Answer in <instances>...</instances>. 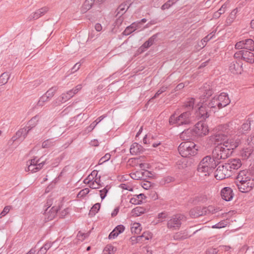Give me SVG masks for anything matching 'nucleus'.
<instances>
[{"label": "nucleus", "mask_w": 254, "mask_h": 254, "mask_svg": "<svg viewBox=\"0 0 254 254\" xmlns=\"http://www.w3.org/2000/svg\"><path fill=\"white\" fill-rule=\"evenodd\" d=\"M235 182L239 190L243 193L250 191L254 187V178L252 173L247 170L239 172Z\"/></svg>", "instance_id": "1"}, {"label": "nucleus", "mask_w": 254, "mask_h": 254, "mask_svg": "<svg viewBox=\"0 0 254 254\" xmlns=\"http://www.w3.org/2000/svg\"><path fill=\"white\" fill-rule=\"evenodd\" d=\"M217 164L214 158L210 156H206L200 162L197 167V171L201 176H209Z\"/></svg>", "instance_id": "2"}, {"label": "nucleus", "mask_w": 254, "mask_h": 254, "mask_svg": "<svg viewBox=\"0 0 254 254\" xmlns=\"http://www.w3.org/2000/svg\"><path fill=\"white\" fill-rule=\"evenodd\" d=\"M191 115V114L190 111L184 112L179 116L172 115L170 117L169 123L170 125H175L176 126L189 125L193 120V117Z\"/></svg>", "instance_id": "3"}, {"label": "nucleus", "mask_w": 254, "mask_h": 254, "mask_svg": "<svg viewBox=\"0 0 254 254\" xmlns=\"http://www.w3.org/2000/svg\"><path fill=\"white\" fill-rule=\"evenodd\" d=\"M203 92L201 95V100H202V105L198 107V111L197 114L203 119H205L208 117V110L206 109L205 106L206 104H204V102H206V99L211 96L212 94V90L210 86L208 84H205L202 89Z\"/></svg>", "instance_id": "4"}, {"label": "nucleus", "mask_w": 254, "mask_h": 254, "mask_svg": "<svg viewBox=\"0 0 254 254\" xmlns=\"http://www.w3.org/2000/svg\"><path fill=\"white\" fill-rule=\"evenodd\" d=\"M227 125H220L217 127L219 132L212 136L211 139L215 143L223 145L228 135H230V129Z\"/></svg>", "instance_id": "5"}, {"label": "nucleus", "mask_w": 254, "mask_h": 254, "mask_svg": "<svg viewBox=\"0 0 254 254\" xmlns=\"http://www.w3.org/2000/svg\"><path fill=\"white\" fill-rule=\"evenodd\" d=\"M180 154L183 157H190L197 154V148L194 142L186 141L182 142L178 147Z\"/></svg>", "instance_id": "6"}, {"label": "nucleus", "mask_w": 254, "mask_h": 254, "mask_svg": "<svg viewBox=\"0 0 254 254\" xmlns=\"http://www.w3.org/2000/svg\"><path fill=\"white\" fill-rule=\"evenodd\" d=\"M85 184H87L89 187L92 189H97L103 186V183L101 182L100 176H98V171L94 170L84 180Z\"/></svg>", "instance_id": "7"}, {"label": "nucleus", "mask_w": 254, "mask_h": 254, "mask_svg": "<svg viewBox=\"0 0 254 254\" xmlns=\"http://www.w3.org/2000/svg\"><path fill=\"white\" fill-rule=\"evenodd\" d=\"M232 153V151H229L225 146L217 145L212 152V157L218 163V160L228 158Z\"/></svg>", "instance_id": "8"}, {"label": "nucleus", "mask_w": 254, "mask_h": 254, "mask_svg": "<svg viewBox=\"0 0 254 254\" xmlns=\"http://www.w3.org/2000/svg\"><path fill=\"white\" fill-rule=\"evenodd\" d=\"M234 59L243 60L249 63L254 62V55L251 51L242 50L236 52L234 55Z\"/></svg>", "instance_id": "9"}, {"label": "nucleus", "mask_w": 254, "mask_h": 254, "mask_svg": "<svg viewBox=\"0 0 254 254\" xmlns=\"http://www.w3.org/2000/svg\"><path fill=\"white\" fill-rule=\"evenodd\" d=\"M232 175L231 170L225 163L224 165L219 166L215 173V177L217 180H221L229 178Z\"/></svg>", "instance_id": "10"}, {"label": "nucleus", "mask_w": 254, "mask_h": 254, "mask_svg": "<svg viewBox=\"0 0 254 254\" xmlns=\"http://www.w3.org/2000/svg\"><path fill=\"white\" fill-rule=\"evenodd\" d=\"M183 219V216L181 214L173 215L168 220L167 228L172 230L179 229L181 225V221Z\"/></svg>", "instance_id": "11"}, {"label": "nucleus", "mask_w": 254, "mask_h": 254, "mask_svg": "<svg viewBox=\"0 0 254 254\" xmlns=\"http://www.w3.org/2000/svg\"><path fill=\"white\" fill-rule=\"evenodd\" d=\"M235 48L240 50L254 51V41L251 39H247L237 42L235 45Z\"/></svg>", "instance_id": "12"}, {"label": "nucleus", "mask_w": 254, "mask_h": 254, "mask_svg": "<svg viewBox=\"0 0 254 254\" xmlns=\"http://www.w3.org/2000/svg\"><path fill=\"white\" fill-rule=\"evenodd\" d=\"M81 88L82 85L81 84H79L74 88L67 91L66 93L62 94L57 99L58 103L66 102L76 94L80 90H81Z\"/></svg>", "instance_id": "13"}, {"label": "nucleus", "mask_w": 254, "mask_h": 254, "mask_svg": "<svg viewBox=\"0 0 254 254\" xmlns=\"http://www.w3.org/2000/svg\"><path fill=\"white\" fill-rule=\"evenodd\" d=\"M193 129L196 136L205 135L209 131L208 126L203 122H198L195 124Z\"/></svg>", "instance_id": "14"}, {"label": "nucleus", "mask_w": 254, "mask_h": 254, "mask_svg": "<svg viewBox=\"0 0 254 254\" xmlns=\"http://www.w3.org/2000/svg\"><path fill=\"white\" fill-rule=\"evenodd\" d=\"M243 63L239 59L232 61L229 65V69L233 74H241L243 71Z\"/></svg>", "instance_id": "15"}, {"label": "nucleus", "mask_w": 254, "mask_h": 254, "mask_svg": "<svg viewBox=\"0 0 254 254\" xmlns=\"http://www.w3.org/2000/svg\"><path fill=\"white\" fill-rule=\"evenodd\" d=\"M240 143V139L238 136H235L232 138L231 136H228L226 141L224 144V146L226 147L229 151H232L236 148Z\"/></svg>", "instance_id": "16"}, {"label": "nucleus", "mask_w": 254, "mask_h": 254, "mask_svg": "<svg viewBox=\"0 0 254 254\" xmlns=\"http://www.w3.org/2000/svg\"><path fill=\"white\" fill-rule=\"evenodd\" d=\"M49 206L45 210L43 215L45 221H49L53 220L56 216L58 211L60 210V206H54L49 209Z\"/></svg>", "instance_id": "17"}, {"label": "nucleus", "mask_w": 254, "mask_h": 254, "mask_svg": "<svg viewBox=\"0 0 254 254\" xmlns=\"http://www.w3.org/2000/svg\"><path fill=\"white\" fill-rule=\"evenodd\" d=\"M49 10V8L47 6L43 7L35 12L31 13L28 17L29 20H33L37 19L40 17L45 14Z\"/></svg>", "instance_id": "18"}, {"label": "nucleus", "mask_w": 254, "mask_h": 254, "mask_svg": "<svg viewBox=\"0 0 254 254\" xmlns=\"http://www.w3.org/2000/svg\"><path fill=\"white\" fill-rule=\"evenodd\" d=\"M215 97L219 104V108H222L226 106L230 102L228 95L226 93H221L218 96Z\"/></svg>", "instance_id": "19"}, {"label": "nucleus", "mask_w": 254, "mask_h": 254, "mask_svg": "<svg viewBox=\"0 0 254 254\" xmlns=\"http://www.w3.org/2000/svg\"><path fill=\"white\" fill-rule=\"evenodd\" d=\"M221 195L224 200L228 201L232 200L234 196V193L231 188L225 187L221 190Z\"/></svg>", "instance_id": "20"}, {"label": "nucleus", "mask_w": 254, "mask_h": 254, "mask_svg": "<svg viewBox=\"0 0 254 254\" xmlns=\"http://www.w3.org/2000/svg\"><path fill=\"white\" fill-rule=\"evenodd\" d=\"M226 164L231 172L232 170L238 169L242 166L241 161L238 158L230 159Z\"/></svg>", "instance_id": "21"}, {"label": "nucleus", "mask_w": 254, "mask_h": 254, "mask_svg": "<svg viewBox=\"0 0 254 254\" xmlns=\"http://www.w3.org/2000/svg\"><path fill=\"white\" fill-rule=\"evenodd\" d=\"M133 2V0H127L125 2L121 4L117 9V14H121L122 15L129 8Z\"/></svg>", "instance_id": "22"}, {"label": "nucleus", "mask_w": 254, "mask_h": 254, "mask_svg": "<svg viewBox=\"0 0 254 254\" xmlns=\"http://www.w3.org/2000/svg\"><path fill=\"white\" fill-rule=\"evenodd\" d=\"M204 207H196L190 210V215L192 217H198L200 216L206 215V211H204Z\"/></svg>", "instance_id": "23"}, {"label": "nucleus", "mask_w": 254, "mask_h": 254, "mask_svg": "<svg viewBox=\"0 0 254 254\" xmlns=\"http://www.w3.org/2000/svg\"><path fill=\"white\" fill-rule=\"evenodd\" d=\"M193 136H196L193 129L189 128L180 134V137L183 140H189Z\"/></svg>", "instance_id": "24"}, {"label": "nucleus", "mask_w": 254, "mask_h": 254, "mask_svg": "<svg viewBox=\"0 0 254 254\" xmlns=\"http://www.w3.org/2000/svg\"><path fill=\"white\" fill-rule=\"evenodd\" d=\"M253 122L250 118L246 120L239 129V132L242 134L246 133L250 129L251 123Z\"/></svg>", "instance_id": "25"}, {"label": "nucleus", "mask_w": 254, "mask_h": 254, "mask_svg": "<svg viewBox=\"0 0 254 254\" xmlns=\"http://www.w3.org/2000/svg\"><path fill=\"white\" fill-rule=\"evenodd\" d=\"M30 130V128H27L26 127L20 129L16 133V138L14 140L17 139H20L22 140L24 139Z\"/></svg>", "instance_id": "26"}, {"label": "nucleus", "mask_w": 254, "mask_h": 254, "mask_svg": "<svg viewBox=\"0 0 254 254\" xmlns=\"http://www.w3.org/2000/svg\"><path fill=\"white\" fill-rule=\"evenodd\" d=\"M143 151V147L137 143H132L130 148V153L132 155H137Z\"/></svg>", "instance_id": "27"}, {"label": "nucleus", "mask_w": 254, "mask_h": 254, "mask_svg": "<svg viewBox=\"0 0 254 254\" xmlns=\"http://www.w3.org/2000/svg\"><path fill=\"white\" fill-rule=\"evenodd\" d=\"M253 149L252 147H247L243 149L241 151V156L244 160L248 159L253 156Z\"/></svg>", "instance_id": "28"}, {"label": "nucleus", "mask_w": 254, "mask_h": 254, "mask_svg": "<svg viewBox=\"0 0 254 254\" xmlns=\"http://www.w3.org/2000/svg\"><path fill=\"white\" fill-rule=\"evenodd\" d=\"M145 197H146L143 193H140L131 198L130 199V202L133 204H139L142 203L143 200L144 199Z\"/></svg>", "instance_id": "29"}, {"label": "nucleus", "mask_w": 254, "mask_h": 254, "mask_svg": "<svg viewBox=\"0 0 254 254\" xmlns=\"http://www.w3.org/2000/svg\"><path fill=\"white\" fill-rule=\"evenodd\" d=\"M140 27V26H139V23H137L136 22H133L130 26L126 28L124 31L125 34L129 35Z\"/></svg>", "instance_id": "30"}, {"label": "nucleus", "mask_w": 254, "mask_h": 254, "mask_svg": "<svg viewBox=\"0 0 254 254\" xmlns=\"http://www.w3.org/2000/svg\"><path fill=\"white\" fill-rule=\"evenodd\" d=\"M27 163L32 164V165H36L37 169H42L45 164L44 161L40 162V160L37 159L36 158H34L28 161Z\"/></svg>", "instance_id": "31"}, {"label": "nucleus", "mask_w": 254, "mask_h": 254, "mask_svg": "<svg viewBox=\"0 0 254 254\" xmlns=\"http://www.w3.org/2000/svg\"><path fill=\"white\" fill-rule=\"evenodd\" d=\"M144 212L145 209L144 208L138 206L132 210L131 214L133 217H137L144 213Z\"/></svg>", "instance_id": "32"}, {"label": "nucleus", "mask_w": 254, "mask_h": 254, "mask_svg": "<svg viewBox=\"0 0 254 254\" xmlns=\"http://www.w3.org/2000/svg\"><path fill=\"white\" fill-rule=\"evenodd\" d=\"M10 77V74L8 72H5L0 76V84L1 85L5 84Z\"/></svg>", "instance_id": "33"}, {"label": "nucleus", "mask_w": 254, "mask_h": 254, "mask_svg": "<svg viewBox=\"0 0 254 254\" xmlns=\"http://www.w3.org/2000/svg\"><path fill=\"white\" fill-rule=\"evenodd\" d=\"M195 102V99L193 98L188 99L187 101L184 103V107L188 111H190L193 108Z\"/></svg>", "instance_id": "34"}, {"label": "nucleus", "mask_w": 254, "mask_h": 254, "mask_svg": "<svg viewBox=\"0 0 254 254\" xmlns=\"http://www.w3.org/2000/svg\"><path fill=\"white\" fill-rule=\"evenodd\" d=\"M141 171H136L135 172H132L130 174V177L133 180H141L144 178V173Z\"/></svg>", "instance_id": "35"}, {"label": "nucleus", "mask_w": 254, "mask_h": 254, "mask_svg": "<svg viewBox=\"0 0 254 254\" xmlns=\"http://www.w3.org/2000/svg\"><path fill=\"white\" fill-rule=\"evenodd\" d=\"M142 229L140 224L138 223H134L132 224L130 230L132 233L138 234H139Z\"/></svg>", "instance_id": "36"}, {"label": "nucleus", "mask_w": 254, "mask_h": 254, "mask_svg": "<svg viewBox=\"0 0 254 254\" xmlns=\"http://www.w3.org/2000/svg\"><path fill=\"white\" fill-rule=\"evenodd\" d=\"M93 3L92 0H86L84 2L81 11L82 12H85L88 10H89L92 6Z\"/></svg>", "instance_id": "37"}, {"label": "nucleus", "mask_w": 254, "mask_h": 254, "mask_svg": "<svg viewBox=\"0 0 254 254\" xmlns=\"http://www.w3.org/2000/svg\"><path fill=\"white\" fill-rule=\"evenodd\" d=\"M208 108H217L218 109H219V104L217 100V99L215 98V97H214L211 101L208 103L207 105Z\"/></svg>", "instance_id": "38"}, {"label": "nucleus", "mask_w": 254, "mask_h": 254, "mask_svg": "<svg viewBox=\"0 0 254 254\" xmlns=\"http://www.w3.org/2000/svg\"><path fill=\"white\" fill-rule=\"evenodd\" d=\"M105 254H114L116 251V248L111 245H108L104 249Z\"/></svg>", "instance_id": "39"}, {"label": "nucleus", "mask_w": 254, "mask_h": 254, "mask_svg": "<svg viewBox=\"0 0 254 254\" xmlns=\"http://www.w3.org/2000/svg\"><path fill=\"white\" fill-rule=\"evenodd\" d=\"M203 210L206 211V215L210 213L213 214L218 211V209L212 205H209L208 207H204Z\"/></svg>", "instance_id": "40"}, {"label": "nucleus", "mask_w": 254, "mask_h": 254, "mask_svg": "<svg viewBox=\"0 0 254 254\" xmlns=\"http://www.w3.org/2000/svg\"><path fill=\"white\" fill-rule=\"evenodd\" d=\"M57 91V88L56 87H53L49 89L46 93L44 94L45 96L50 100L53 96L54 95L55 92Z\"/></svg>", "instance_id": "41"}, {"label": "nucleus", "mask_w": 254, "mask_h": 254, "mask_svg": "<svg viewBox=\"0 0 254 254\" xmlns=\"http://www.w3.org/2000/svg\"><path fill=\"white\" fill-rule=\"evenodd\" d=\"M38 122L36 117L32 118L28 122V126L26 127L27 128H30V130L36 126Z\"/></svg>", "instance_id": "42"}, {"label": "nucleus", "mask_w": 254, "mask_h": 254, "mask_svg": "<svg viewBox=\"0 0 254 254\" xmlns=\"http://www.w3.org/2000/svg\"><path fill=\"white\" fill-rule=\"evenodd\" d=\"M55 144V142L51 139H47L44 141L42 144L43 148H49Z\"/></svg>", "instance_id": "43"}, {"label": "nucleus", "mask_w": 254, "mask_h": 254, "mask_svg": "<svg viewBox=\"0 0 254 254\" xmlns=\"http://www.w3.org/2000/svg\"><path fill=\"white\" fill-rule=\"evenodd\" d=\"M49 100H50L46 97V96L43 95L40 97L39 101L38 102L37 106L42 107L44 105L46 102H48Z\"/></svg>", "instance_id": "44"}, {"label": "nucleus", "mask_w": 254, "mask_h": 254, "mask_svg": "<svg viewBox=\"0 0 254 254\" xmlns=\"http://www.w3.org/2000/svg\"><path fill=\"white\" fill-rule=\"evenodd\" d=\"M140 237V240L142 238H144L146 240H149L151 239L152 237V234L151 232L149 231L144 232L142 235L139 236Z\"/></svg>", "instance_id": "45"}, {"label": "nucleus", "mask_w": 254, "mask_h": 254, "mask_svg": "<svg viewBox=\"0 0 254 254\" xmlns=\"http://www.w3.org/2000/svg\"><path fill=\"white\" fill-rule=\"evenodd\" d=\"M227 222L226 221L223 220V221H221L217 223V224L213 225L212 226V228L220 229V228L225 227V226H227Z\"/></svg>", "instance_id": "46"}, {"label": "nucleus", "mask_w": 254, "mask_h": 254, "mask_svg": "<svg viewBox=\"0 0 254 254\" xmlns=\"http://www.w3.org/2000/svg\"><path fill=\"white\" fill-rule=\"evenodd\" d=\"M27 166H28L27 169H26V171H30L32 173H35L40 169H37L36 165H32V164L27 163Z\"/></svg>", "instance_id": "47"}, {"label": "nucleus", "mask_w": 254, "mask_h": 254, "mask_svg": "<svg viewBox=\"0 0 254 254\" xmlns=\"http://www.w3.org/2000/svg\"><path fill=\"white\" fill-rule=\"evenodd\" d=\"M167 89V86H163L162 87H161L157 91V92L155 93V94L154 95V96L152 98V99H155L156 98H157L158 97H159V96L162 93H163V92H164L165 91H166Z\"/></svg>", "instance_id": "48"}, {"label": "nucleus", "mask_w": 254, "mask_h": 254, "mask_svg": "<svg viewBox=\"0 0 254 254\" xmlns=\"http://www.w3.org/2000/svg\"><path fill=\"white\" fill-rule=\"evenodd\" d=\"M88 235H89L87 233H84L79 231L77 235V238L78 240L83 241L88 236Z\"/></svg>", "instance_id": "49"}, {"label": "nucleus", "mask_w": 254, "mask_h": 254, "mask_svg": "<svg viewBox=\"0 0 254 254\" xmlns=\"http://www.w3.org/2000/svg\"><path fill=\"white\" fill-rule=\"evenodd\" d=\"M100 208V203H97L95 204L91 208V209L90 210V213L95 214V213L98 212V211L99 210Z\"/></svg>", "instance_id": "50"}, {"label": "nucleus", "mask_w": 254, "mask_h": 254, "mask_svg": "<svg viewBox=\"0 0 254 254\" xmlns=\"http://www.w3.org/2000/svg\"><path fill=\"white\" fill-rule=\"evenodd\" d=\"M89 192V189L88 188H85L81 190L77 194L78 197H82L85 196Z\"/></svg>", "instance_id": "51"}, {"label": "nucleus", "mask_w": 254, "mask_h": 254, "mask_svg": "<svg viewBox=\"0 0 254 254\" xmlns=\"http://www.w3.org/2000/svg\"><path fill=\"white\" fill-rule=\"evenodd\" d=\"M83 115H82L81 114H79L77 115L76 116L74 117L73 118H71L70 120V124H72V125H74L75 123V122L79 119V121H81L83 119Z\"/></svg>", "instance_id": "52"}, {"label": "nucleus", "mask_w": 254, "mask_h": 254, "mask_svg": "<svg viewBox=\"0 0 254 254\" xmlns=\"http://www.w3.org/2000/svg\"><path fill=\"white\" fill-rule=\"evenodd\" d=\"M11 207V206L9 205L5 206L0 214V218H1L6 215L10 211Z\"/></svg>", "instance_id": "53"}, {"label": "nucleus", "mask_w": 254, "mask_h": 254, "mask_svg": "<svg viewBox=\"0 0 254 254\" xmlns=\"http://www.w3.org/2000/svg\"><path fill=\"white\" fill-rule=\"evenodd\" d=\"M111 154L110 153H106L103 157H102L99 160V164H102L103 163L108 161L111 158Z\"/></svg>", "instance_id": "54"}, {"label": "nucleus", "mask_w": 254, "mask_h": 254, "mask_svg": "<svg viewBox=\"0 0 254 254\" xmlns=\"http://www.w3.org/2000/svg\"><path fill=\"white\" fill-rule=\"evenodd\" d=\"M173 4L172 3V0H168L161 6L162 10H165L169 8Z\"/></svg>", "instance_id": "55"}, {"label": "nucleus", "mask_w": 254, "mask_h": 254, "mask_svg": "<svg viewBox=\"0 0 254 254\" xmlns=\"http://www.w3.org/2000/svg\"><path fill=\"white\" fill-rule=\"evenodd\" d=\"M129 241L131 245H134L135 244L139 243L140 241V239L139 236H132L130 238Z\"/></svg>", "instance_id": "56"}, {"label": "nucleus", "mask_w": 254, "mask_h": 254, "mask_svg": "<svg viewBox=\"0 0 254 254\" xmlns=\"http://www.w3.org/2000/svg\"><path fill=\"white\" fill-rule=\"evenodd\" d=\"M114 230L117 232L118 234L123 233L125 230V227L122 225L117 226Z\"/></svg>", "instance_id": "57"}, {"label": "nucleus", "mask_w": 254, "mask_h": 254, "mask_svg": "<svg viewBox=\"0 0 254 254\" xmlns=\"http://www.w3.org/2000/svg\"><path fill=\"white\" fill-rule=\"evenodd\" d=\"M108 190L106 187L100 190V195L102 199H103L106 196Z\"/></svg>", "instance_id": "58"}, {"label": "nucleus", "mask_w": 254, "mask_h": 254, "mask_svg": "<svg viewBox=\"0 0 254 254\" xmlns=\"http://www.w3.org/2000/svg\"><path fill=\"white\" fill-rule=\"evenodd\" d=\"M157 37V34H154L151 37L149 38V39L146 41L147 42L149 43V44L151 46L153 43H154L155 40Z\"/></svg>", "instance_id": "59"}, {"label": "nucleus", "mask_w": 254, "mask_h": 254, "mask_svg": "<svg viewBox=\"0 0 254 254\" xmlns=\"http://www.w3.org/2000/svg\"><path fill=\"white\" fill-rule=\"evenodd\" d=\"M151 46L146 41L139 48V50L141 52L144 51L145 50L149 48Z\"/></svg>", "instance_id": "60"}, {"label": "nucleus", "mask_w": 254, "mask_h": 254, "mask_svg": "<svg viewBox=\"0 0 254 254\" xmlns=\"http://www.w3.org/2000/svg\"><path fill=\"white\" fill-rule=\"evenodd\" d=\"M174 181V179L172 177H165L162 180V183L164 185L166 184H168L169 183H171Z\"/></svg>", "instance_id": "61"}, {"label": "nucleus", "mask_w": 254, "mask_h": 254, "mask_svg": "<svg viewBox=\"0 0 254 254\" xmlns=\"http://www.w3.org/2000/svg\"><path fill=\"white\" fill-rule=\"evenodd\" d=\"M55 242L51 243V242H46L44 246H43V248L47 252L48 250H49L51 247L52 246L53 244Z\"/></svg>", "instance_id": "62"}, {"label": "nucleus", "mask_w": 254, "mask_h": 254, "mask_svg": "<svg viewBox=\"0 0 254 254\" xmlns=\"http://www.w3.org/2000/svg\"><path fill=\"white\" fill-rule=\"evenodd\" d=\"M218 252V250L217 249L211 248L207 250L206 254H217Z\"/></svg>", "instance_id": "63"}, {"label": "nucleus", "mask_w": 254, "mask_h": 254, "mask_svg": "<svg viewBox=\"0 0 254 254\" xmlns=\"http://www.w3.org/2000/svg\"><path fill=\"white\" fill-rule=\"evenodd\" d=\"M226 6L224 5H223L218 10V11L215 13V15L216 16H219L221 14L224 13L225 12V8Z\"/></svg>", "instance_id": "64"}]
</instances>
